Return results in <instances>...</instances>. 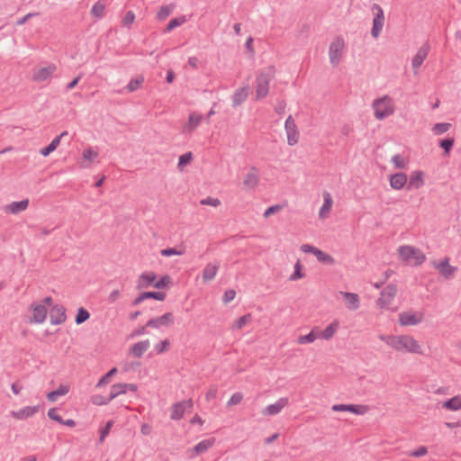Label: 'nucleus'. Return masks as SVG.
Segmentation results:
<instances>
[{"instance_id": "nucleus-32", "label": "nucleus", "mask_w": 461, "mask_h": 461, "mask_svg": "<svg viewBox=\"0 0 461 461\" xmlns=\"http://www.w3.org/2000/svg\"><path fill=\"white\" fill-rule=\"evenodd\" d=\"M214 442V438L203 439L194 446V450L197 455L203 454L206 452L211 447H212Z\"/></svg>"}, {"instance_id": "nucleus-34", "label": "nucleus", "mask_w": 461, "mask_h": 461, "mask_svg": "<svg viewBox=\"0 0 461 461\" xmlns=\"http://www.w3.org/2000/svg\"><path fill=\"white\" fill-rule=\"evenodd\" d=\"M338 323L332 322L330 325H328L322 331H321L318 336L323 339L328 340L334 336L335 332L338 330Z\"/></svg>"}, {"instance_id": "nucleus-8", "label": "nucleus", "mask_w": 461, "mask_h": 461, "mask_svg": "<svg viewBox=\"0 0 461 461\" xmlns=\"http://www.w3.org/2000/svg\"><path fill=\"white\" fill-rule=\"evenodd\" d=\"M431 265L447 280L452 279L454 277L455 272L457 270L456 267L449 265L448 258H443L440 262L433 260Z\"/></svg>"}, {"instance_id": "nucleus-15", "label": "nucleus", "mask_w": 461, "mask_h": 461, "mask_svg": "<svg viewBox=\"0 0 461 461\" xmlns=\"http://www.w3.org/2000/svg\"><path fill=\"white\" fill-rule=\"evenodd\" d=\"M50 323L59 325L66 321V309L59 304L53 305L50 312Z\"/></svg>"}, {"instance_id": "nucleus-31", "label": "nucleus", "mask_w": 461, "mask_h": 461, "mask_svg": "<svg viewBox=\"0 0 461 461\" xmlns=\"http://www.w3.org/2000/svg\"><path fill=\"white\" fill-rule=\"evenodd\" d=\"M218 268H219V265H212V264L206 265V267H204L203 272V281L208 282V281L212 280L217 274Z\"/></svg>"}, {"instance_id": "nucleus-14", "label": "nucleus", "mask_w": 461, "mask_h": 461, "mask_svg": "<svg viewBox=\"0 0 461 461\" xmlns=\"http://www.w3.org/2000/svg\"><path fill=\"white\" fill-rule=\"evenodd\" d=\"M334 411H350L357 415H363L367 411V406L358 404H335L332 406Z\"/></svg>"}, {"instance_id": "nucleus-23", "label": "nucleus", "mask_w": 461, "mask_h": 461, "mask_svg": "<svg viewBox=\"0 0 461 461\" xmlns=\"http://www.w3.org/2000/svg\"><path fill=\"white\" fill-rule=\"evenodd\" d=\"M157 278V275L154 272H144L142 273L137 282L138 289H144L154 285Z\"/></svg>"}, {"instance_id": "nucleus-52", "label": "nucleus", "mask_w": 461, "mask_h": 461, "mask_svg": "<svg viewBox=\"0 0 461 461\" xmlns=\"http://www.w3.org/2000/svg\"><path fill=\"white\" fill-rule=\"evenodd\" d=\"M303 276H304V274L302 272V265H301L300 261H297L294 266V271L290 276V280L295 281V280L303 278Z\"/></svg>"}, {"instance_id": "nucleus-20", "label": "nucleus", "mask_w": 461, "mask_h": 461, "mask_svg": "<svg viewBox=\"0 0 461 461\" xmlns=\"http://www.w3.org/2000/svg\"><path fill=\"white\" fill-rule=\"evenodd\" d=\"M340 295L343 296L347 308L349 311H356L360 306V299L358 294L349 292H340Z\"/></svg>"}, {"instance_id": "nucleus-7", "label": "nucleus", "mask_w": 461, "mask_h": 461, "mask_svg": "<svg viewBox=\"0 0 461 461\" xmlns=\"http://www.w3.org/2000/svg\"><path fill=\"white\" fill-rule=\"evenodd\" d=\"M194 402L192 399L184 400L175 402L172 405V411L170 419L173 420H179L184 417L185 412H190L193 410Z\"/></svg>"}, {"instance_id": "nucleus-33", "label": "nucleus", "mask_w": 461, "mask_h": 461, "mask_svg": "<svg viewBox=\"0 0 461 461\" xmlns=\"http://www.w3.org/2000/svg\"><path fill=\"white\" fill-rule=\"evenodd\" d=\"M443 408L450 411H458L461 408V396H454L443 403Z\"/></svg>"}, {"instance_id": "nucleus-12", "label": "nucleus", "mask_w": 461, "mask_h": 461, "mask_svg": "<svg viewBox=\"0 0 461 461\" xmlns=\"http://www.w3.org/2000/svg\"><path fill=\"white\" fill-rule=\"evenodd\" d=\"M174 322V315L172 312H167L162 316L152 318L146 323L147 327L158 329L161 326H169Z\"/></svg>"}, {"instance_id": "nucleus-9", "label": "nucleus", "mask_w": 461, "mask_h": 461, "mask_svg": "<svg viewBox=\"0 0 461 461\" xmlns=\"http://www.w3.org/2000/svg\"><path fill=\"white\" fill-rule=\"evenodd\" d=\"M285 129L287 135V143L290 146L295 145L299 140V131L292 115H289L285 120Z\"/></svg>"}, {"instance_id": "nucleus-11", "label": "nucleus", "mask_w": 461, "mask_h": 461, "mask_svg": "<svg viewBox=\"0 0 461 461\" xmlns=\"http://www.w3.org/2000/svg\"><path fill=\"white\" fill-rule=\"evenodd\" d=\"M397 293V287L395 285H388L382 292L381 297L378 299L377 303L381 307L388 306Z\"/></svg>"}, {"instance_id": "nucleus-39", "label": "nucleus", "mask_w": 461, "mask_h": 461, "mask_svg": "<svg viewBox=\"0 0 461 461\" xmlns=\"http://www.w3.org/2000/svg\"><path fill=\"white\" fill-rule=\"evenodd\" d=\"M316 258L319 262L324 264V265H333L335 263V259L329 254L323 252L322 250L319 249L316 252Z\"/></svg>"}, {"instance_id": "nucleus-43", "label": "nucleus", "mask_w": 461, "mask_h": 461, "mask_svg": "<svg viewBox=\"0 0 461 461\" xmlns=\"http://www.w3.org/2000/svg\"><path fill=\"white\" fill-rule=\"evenodd\" d=\"M143 81L144 79L142 77L131 78L128 85L126 86L125 89L130 93L134 92L141 86Z\"/></svg>"}, {"instance_id": "nucleus-21", "label": "nucleus", "mask_w": 461, "mask_h": 461, "mask_svg": "<svg viewBox=\"0 0 461 461\" xmlns=\"http://www.w3.org/2000/svg\"><path fill=\"white\" fill-rule=\"evenodd\" d=\"M408 178L405 173L399 172L390 176V185L394 190H401L407 186Z\"/></svg>"}, {"instance_id": "nucleus-27", "label": "nucleus", "mask_w": 461, "mask_h": 461, "mask_svg": "<svg viewBox=\"0 0 461 461\" xmlns=\"http://www.w3.org/2000/svg\"><path fill=\"white\" fill-rule=\"evenodd\" d=\"M29 205V200L23 199L18 202H13L5 206V212L12 214H18L27 209Z\"/></svg>"}, {"instance_id": "nucleus-36", "label": "nucleus", "mask_w": 461, "mask_h": 461, "mask_svg": "<svg viewBox=\"0 0 461 461\" xmlns=\"http://www.w3.org/2000/svg\"><path fill=\"white\" fill-rule=\"evenodd\" d=\"M104 11H105V4L102 0H99L93 5L90 13L95 18L100 19L104 16Z\"/></svg>"}, {"instance_id": "nucleus-54", "label": "nucleus", "mask_w": 461, "mask_h": 461, "mask_svg": "<svg viewBox=\"0 0 461 461\" xmlns=\"http://www.w3.org/2000/svg\"><path fill=\"white\" fill-rule=\"evenodd\" d=\"M113 425V420H109L106 422L105 426L100 429V442H103L104 438L109 435L110 430Z\"/></svg>"}, {"instance_id": "nucleus-35", "label": "nucleus", "mask_w": 461, "mask_h": 461, "mask_svg": "<svg viewBox=\"0 0 461 461\" xmlns=\"http://www.w3.org/2000/svg\"><path fill=\"white\" fill-rule=\"evenodd\" d=\"M68 393V387L66 385H59V387L54 391L50 392L47 394V398L50 402H56L59 396H63Z\"/></svg>"}, {"instance_id": "nucleus-44", "label": "nucleus", "mask_w": 461, "mask_h": 461, "mask_svg": "<svg viewBox=\"0 0 461 461\" xmlns=\"http://www.w3.org/2000/svg\"><path fill=\"white\" fill-rule=\"evenodd\" d=\"M455 143V140L452 137L445 138L439 140V147L444 149L445 154H449Z\"/></svg>"}, {"instance_id": "nucleus-6", "label": "nucleus", "mask_w": 461, "mask_h": 461, "mask_svg": "<svg viewBox=\"0 0 461 461\" xmlns=\"http://www.w3.org/2000/svg\"><path fill=\"white\" fill-rule=\"evenodd\" d=\"M371 11L374 14L371 35L375 39H376L380 35L382 29L384 27V10L382 9V7L379 5L374 4L371 6Z\"/></svg>"}, {"instance_id": "nucleus-58", "label": "nucleus", "mask_w": 461, "mask_h": 461, "mask_svg": "<svg viewBox=\"0 0 461 461\" xmlns=\"http://www.w3.org/2000/svg\"><path fill=\"white\" fill-rule=\"evenodd\" d=\"M160 253L164 257H170L175 255H182L184 252L182 250H177L175 248H167L162 249Z\"/></svg>"}, {"instance_id": "nucleus-25", "label": "nucleus", "mask_w": 461, "mask_h": 461, "mask_svg": "<svg viewBox=\"0 0 461 461\" xmlns=\"http://www.w3.org/2000/svg\"><path fill=\"white\" fill-rule=\"evenodd\" d=\"M259 181L258 169L255 167L250 168V171L246 175L243 184L248 189H254Z\"/></svg>"}, {"instance_id": "nucleus-28", "label": "nucleus", "mask_w": 461, "mask_h": 461, "mask_svg": "<svg viewBox=\"0 0 461 461\" xmlns=\"http://www.w3.org/2000/svg\"><path fill=\"white\" fill-rule=\"evenodd\" d=\"M323 199H324L323 204L321 207L320 212H319V216H320V218H322V219L327 217V215L329 214V212L331 210L332 203H333L332 197H331L330 194L328 192L323 193Z\"/></svg>"}, {"instance_id": "nucleus-26", "label": "nucleus", "mask_w": 461, "mask_h": 461, "mask_svg": "<svg viewBox=\"0 0 461 461\" xmlns=\"http://www.w3.org/2000/svg\"><path fill=\"white\" fill-rule=\"evenodd\" d=\"M249 86H244L237 89L232 95V106L237 107L243 104L249 95Z\"/></svg>"}, {"instance_id": "nucleus-40", "label": "nucleus", "mask_w": 461, "mask_h": 461, "mask_svg": "<svg viewBox=\"0 0 461 461\" xmlns=\"http://www.w3.org/2000/svg\"><path fill=\"white\" fill-rule=\"evenodd\" d=\"M89 318H90V313L88 312V311L83 307H80L77 310V313L75 318V322L77 325H80V324L84 323L85 321H86Z\"/></svg>"}, {"instance_id": "nucleus-2", "label": "nucleus", "mask_w": 461, "mask_h": 461, "mask_svg": "<svg viewBox=\"0 0 461 461\" xmlns=\"http://www.w3.org/2000/svg\"><path fill=\"white\" fill-rule=\"evenodd\" d=\"M275 71L273 67L262 70L256 78V97L264 98L269 91V83L274 78Z\"/></svg>"}, {"instance_id": "nucleus-51", "label": "nucleus", "mask_w": 461, "mask_h": 461, "mask_svg": "<svg viewBox=\"0 0 461 461\" xmlns=\"http://www.w3.org/2000/svg\"><path fill=\"white\" fill-rule=\"evenodd\" d=\"M143 297L146 299H155L157 301H164L166 294L163 292H144Z\"/></svg>"}, {"instance_id": "nucleus-10", "label": "nucleus", "mask_w": 461, "mask_h": 461, "mask_svg": "<svg viewBox=\"0 0 461 461\" xmlns=\"http://www.w3.org/2000/svg\"><path fill=\"white\" fill-rule=\"evenodd\" d=\"M57 66L49 64L47 67L41 68L33 72L32 80L35 82H43L48 80L56 72Z\"/></svg>"}, {"instance_id": "nucleus-5", "label": "nucleus", "mask_w": 461, "mask_h": 461, "mask_svg": "<svg viewBox=\"0 0 461 461\" xmlns=\"http://www.w3.org/2000/svg\"><path fill=\"white\" fill-rule=\"evenodd\" d=\"M345 47L344 39L340 36L336 37L330 45L329 57L333 67H337L340 62V58Z\"/></svg>"}, {"instance_id": "nucleus-16", "label": "nucleus", "mask_w": 461, "mask_h": 461, "mask_svg": "<svg viewBox=\"0 0 461 461\" xmlns=\"http://www.w3.org/2000/svg\"><path fill=\"white\" fill-rule=\"evenodd\" d=\"M429 50L430 46L428 42H425L420 47L411 62V66L414 70L418 69L422 65L424 59L427 58L429 52Z\"/></svg>"}, {"instance_id": "nucleus-42", "label": "nucleus", "mask_w": 461, "mask_h": 461, "mask_svg": "<svg viewBox=\"0 0 461 461\" xmlns=\"http://www.w3.org/2000/svg\"><path fill=\"white\" fill-rule=\"evenodd\" d=\"M317 339V335L314 332V330H312L310 333L306 335H301L297 339V343L300 345L303 344H309L314 342V340Z\"/></svg>"}, {"instance_id": "nucleus-17", "label": "nucleus", "mask_w": 461, "mask_h": 461, "mask_svg": "<svg viewBox=\"0 0 461 461\" xmlns=\"http://www.w3.org/2000/svg\"><path fill=\"white\" fill-rule=\"evenodd\" d=\"M32 317L31 322L42 323L47 317L48 310L44 304H32Z\"/></svg>"}, {"instance_id": "nucleus-62", "label": "nucleus", "mask_w": 461, "mask_h": 461, "mask_svg": "<svg viewBox=\"0 0 461 461\" xmlns=\"http://www.w3.org/2000/svg\"><path fill=\"white\" fill-rule=\"evenodd\" d=\"M135 20V14L132 11H128L123 18L122 23L125 26L131 25Z\"/></svg>"}, {"instance_id": "nucleus-61", "label": "nucleus", "mask_w": 461, "mask_h": 461, "mask_svg": "<svg viewBox=\"0 0 461 461\" xmlns=\"http://www.w3.org/2000/svg\"><path fill=\"white\" fill-rule=\"evenodd\" d=\"M428 453V449L426 447L421 446L414 451H411L409 456L413 457H420L425 456Z\"/></svg>"}, {"instance_id": "nucleus-63", "label": "nucleus", "mask_w": 461, "mask_h": 461, "mask_svg": "<svg viewBox=\"0 0 461 461\" xmlns=\"http://www.w3.org/2000/svg\"><path fill=\"white\" fill-rule=\"evenodd\" d=\"M236 296V292L232 289L227 290L223 294V302L224 303H228L231 302Z\"/></svg>"}, {"instance_id": "nucleus-53", "label": "nucleus", "mask_w": 461, "mask_h": 461, "mask_svg": "<svg viewBox=\"0 0 461 461\" xmlns=\"http://www.w3.org/2000/svg\"><path fill=\"white\" fill-rule=\"evenodd\" d=\"M392 162L394 164L395 167L399 169H403L406 167V161L400 154L393 156Z\"/></svg>"}, {"instance_id": "nucleus-64", "label": "nucleus", "mask_w": 461, "mask_h": 461, "mask_svg": "<svg viewBox=\"0 0 461 461\" xmlns=\"http://www.w3.org/2000/svg\"><path fill=\"white\" fill-rule=\"evenodd\" d=\"M301 250L304 253H312L314 256H316V252L319 250V249H317L310 244H303L301 246Z\"/></svg>"}, {"instance_id": "nucleus-45", "label": "nucleus", "mask_w": 461, "mask_h": 461, "mask_svg": "<svg viewBox=\"0 0 461 461\" xmlns=\"http://www.w3.org/2000/svg\"><path fill=\"white\" fill-rule=\"evenodd\" d=\"M174 5H163L158 12V20H165L174 10Z\"/></svg>"}, {"instance_id": "nucleus-37", "label": "nucleus", "mask_w": 461, "mask_h": 461, "mask_svg": "<svg viewBox=\"0 0 461 461\" xmlns=\"http://www.w3.org/2000/svg\"><path fill=\"white\" fill-rule=\"evenodd\" d=\"M186 22V18L185 15H181L179 17H176V18H173L168 23L167 25L166 26V28L164 29V33H167L169 32H171L172 30H174L175 28L184 24Z\"/></svg>"}, {"instance_id": "nucleus-41", "label": "nucleus", "mask_w": 461, "mask_h": 461, "mask_svg": "<svg viewBox=\"0 0 461 461\" xmlns=\"http://www.w3.org/2000/svg\"><path fill=\"white\" fill-rule=\"evenodd\" d=\"M451 128V123L449 122H438L434 124L432 128V131L435 135H441L447 132Z\"/></svg>"}, {"instance_id": "nucleus-13", "label": "nucleus", "mask_w": 461, "mask_h": 461, "mask_svg": "<svg viewBox=\"0 0 461 461\" xmlns=\"http://www.w3.org/2000/svg\"><path fill=\"white\" fill-rule=\"evenodd\" d=\"M423 314H416L411 312H403L399 314V322L402 326L417 325L421 322Z\"/></svg>"}, {"instance_id": "nucleus-29", "label": "nucleus", "mask_w": 461, "mask_h": 461, "mask_svg": "<svg viewBox=\"0 0 461 461\" xmlns=\"http://www.w3.org/2000/svg\"><path fill=\"white\" fill-rule=\"evenodd\" d=\"M67 134H68L67 131H63L60 135L55 137L47 147L41 149L40 153L44 157L49 156L51 152H53L58 148V146L60 143L61 139Z\"/></svg>"}, {"instance_id": "nucleus-4", "label": "nucleus", "mask_w": 461, "mask_h": 461, "mask_svg": "<svg viewBox=\"0 0 461 461\" xmlns=\"http://www.w3.org/2000/svg\"><path fill=\"white\" fill-rule=\"evenodd\" d=\"M398 254L400 258L406 263L414 259V266H420L426 260V256L421 250L410 245L400 246Z\"/></svg>"}, {"instance_id": "nucleus-22", "label": "nucleus", "mask_w": 461, "mask_h": 461, "mask_svg": "<svg viewBox=\"0 0 461 461\" xmlns=\"http://www.w3.org/2000/svg\"><path fill=\"white\" fill-rule=\"evenodd\" d=\"M38 406H26L18 411H11V415L17 420H25L29 417H32L36 412H38Z\"/></svg>"}, {"instance_id": "nucleus-47", "label": "nucleus", "mask_w": 461, "mask_h": 461, "mask_svg": "<svg viewBox=\"0 0 461 461\" xmlns=\"http://www.w3.org/2000/svg\"><path fill=\"white\" fill-rule=\"evenodd\" d=\"M193 158L192 152H186L183 155H181L178 158L177 167L179 170H182L184 167L188 165Z\"/></svg>"}, {"instance_id": "nucleus-59", "label": "nucleus", "mask_w": 461, "mask_h": 461, "mask_svg": "<svg viewBox=\"0 0 461 461\" xmlns=\"http://www.w3.org/2000/svg\"><path fill=\"white\" fill-rule=\"evenodd\" d=\"M48 417L50 419V420H53L61 424V422H63V419L61 418L60 415L58 414L57 412V409L56 408H50L49 411H48Z\"/></svg>"}, {"instance_id": "nucleus-3", "label": "nucleus", "mask_w": 461, "mask_h": 461, "mask_svg": "<svg viewBox=\"0 0 461 461\" xmlns=\"http://www.w3.org/2000/svg\"><path fill=\"white\" fill-rule=\"evenodd\" d=\"M375 111V117L377 120H384L394 112V107L392 99L388 95L377 98L372 104Z\"/></svg>"}, {"instance_id": "nucleus-50", "label": "nucleus", "mask_w": 461, "mask_h": 461, "mask_svg": "<svg viewBox=\"0 0 461 461\" xmlns=\"http://www.w3.org/2000/svg\"><path fill=\"white\" fill-rule=\"evenodd\" d=\"M112 400L110 396L104 397L101 394H95L91 397V402L95 405L101 406L109 403Z\"/></svg>"}, {"instance_id": "nucleus-19", "label": "nucleus", "mask_w": 461, "mask_h": 461, "mask_svg": "<svg viewBox=\"0 0 461 461\" xmlns=\"http://www.w3.org/2000/svg\"><path fill=\"white\" fill-rule=\"evenodd\" d=\"M424 185V173L422 171H413L410 175L407 184V189H419Z\"/></svg>"}, {"instance_id": "nucleus-60", "label": "nucleus", "mask_w": 461, "mask_h": 461, "mask_svg": "<svg viewBox=\"0 0 461 461\" xmlns=\"http://www.w3.org/2000/svg\"><path fill=\"white\" fill-rule=\"evenodd\" d=\"M282 208H283V206L280 204L272 205L265 211L264 217L267 218V217L271 216L272 214H275L276 212L282 210Z\"/></svg>"}, {"instance_id": "nucleus-46", "label": "nucleus", "mask_w": 461, "mask_h": 461, "mask_svg": "<svg viewBox=\"0 0 461 461\" xmlns=\"http://www.w3.org/2000/svg\"><path fill=\"white\" fill-rule=\"evenodd\" d=\"M251 320V314L248 313L240 317L232 325L233 330H241Z\"/></svg>"}, {"instance_id": "nucleus-38", "label": "nucleus", "mask_w": 461, "mask_h": 461, "mask_svg": "<svg viewBox=\"0 0 461 461\" xmlns=\"http://www.w3.org/2000/svg\"><path fill=\"white\" fill-rule=\"evenodd\" d=\"M124 386H125L124 383H118V384H113L110 390V393H109L110 399L113 400L121 394L126 393Z\"/></svg>"}, {"instance_id": "nucleus-18", "label": "nucleus", "mask_w": 461, "mask_h": 461, "mask_svg": "<svg viewBox=\"0 0 461 461\" xmlns=\"http://www.w3.org/2000/svg\"><path fill=\"white\" fill-rule=\"evenodd\" d=\"M288 404V398H280L273 404L267 405L262 411L264 415H276L278 414L284 407Z\"/></svg>"}, {"instance_id": "nucleus-48", "label": "nucleus", "mask_w": 461, "mask_h": 461, "mask_svg": "<svg viewBox=\"0 0 461 461\" xmlns=\"http://www.w3.org/2000/svg\"><path fill=\"white\" fill-rule=\"evenodd\" d=\"M118 372L116 367L110 369L97 383L96 387H102L110 382V379Z\"/></svg>"}, {"instance_id": "nucleus-56", "label": "nucleus", "mask_w": 461, "mask_h": 461, "mask_svg": "<svg viewBox=\"0 0 461 461\" xmlns=\"http://www.w3.org/2000/svg\"><path fill=\"white\" fill-rule=\"evenodd\" d=\"M171 282V278L169 276H163L159 280L154 283L153 286L158 289H162L166 287Z\"/></svg>"}, {"instance_id": "nucleus-30", "label": "nucleus", "mask_w": 461, "mask_h": 461, "mask_svg": "<svg viewBox=\"0 0 461 461\" xmlns=\"http://www.w3.org/2000/svg\"><path fill=\"white\" fill-rule=\"evenodd\" d=\"M149 339H145V340H142V341H140V342H137L135 343L131 348V352L132 353V355L136 357H141L142 355L148 350V348H149Z\"/></svg>"}, {"instance_id": "nucleus-49", "label": "nucleus", "mask_w": 461, "mask_h": 461, "mask_svg": "<svg viewBox=\"0 0 461 461\" xmlns=\"http://www.w3.org/2000/svg\"><path fill=\"white\" fill-rule=\"evenodd\" d=\"M82 156L84 159L93 162L98 157V152L89 147L83 150Z\"/></svg>"}, {"instance_id": "nucleus-57", "label": "nucleus", "mask_w": 461, "mask_h": 461, "mask_svg": "<svg viewBox=\"0 0 461 461\" xmlns=\"http://www.w3.org/2000/svg\"><path fill=\"white\" fill-rule=\"evenodd\" d=\"M243 399V394L241 393H235L231 395L230 399L228 401L227 405L232 406L237 405L241 402Z\"/></svg>"}, {"instance_id": "nucleus-24", "label": "nucleus", "mask_w": 461, "mask_h": 461, "mask_svg": "<svg viewBox=\"0 0 461 461\" xmlns=\"http://www.w3.org/2000/svg\"><path fill=\"white\" fill-rule=\"evenodd\" d=\"M203 116L195 113H192L189 115L187 123L183 127L182 132L188 134L193 132L200 124Z\"/></svg>"}, {"instance_id": "nucleus-1", "label": "nucleus", "mask_w": 461, "mask_h": 461, "mask_svg": "<svg viewBox=\"0 0 461 461\" xmlns=\"http://www.w3.org/2000/svg\"><path fill=\"white\" fill-rule=\"evenodd\" d=\"M379 339L397 351H404L419 355L422 354L419 342L411 336L379 335Z\"/></svg>"}, {"instance_id": "nucleus-55", "label": "nucleus", "mask_w": 461, "mask_h": 461, "mask_svg": "<svg viewBox=\"0 0 461 461\" xmlns=\"http://www.w3.org/2000/svg\"><path fill=\"white\" fill-rule=\"evenodd\" d=\"M169 345H170L169 340L164 339V340L160 341L159 343L156 344L154 347V349L157 354H162L167 350Z\"/></svg>"}]
</instances>
